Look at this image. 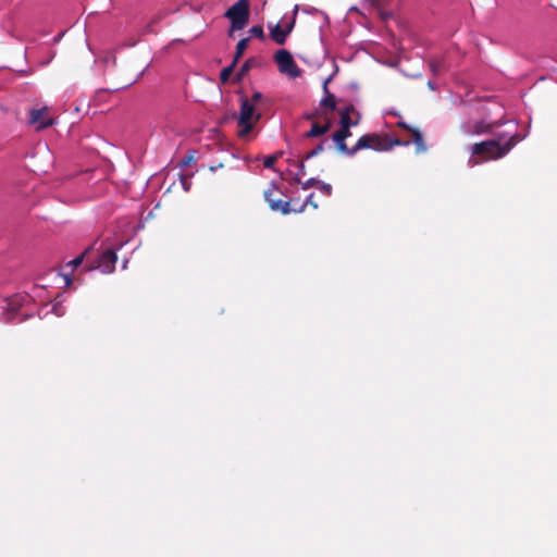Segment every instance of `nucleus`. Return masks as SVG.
<instances>
[{
    "instance_id": "1",
    "label": "nucleus",
    "mask_w": 557,
    "mask_h": 557,
    "mask_svg": "<svg viewBox=\"0 0 557 557\" xmlns=\"http://www.w3.org/2000/svg\"><path fill=\"white\" fill-rule=\"evenodd\" d=\"M351 136L350 128L345 125H341V128L333 133L332 140L335 143L337 149L346 156H355L359 150L362 149H374L377 151L387 150L388 146L384 139L375 134H367L361 136L356 145L351 148L347 147L345 140Z\"/></svg>"
},
{
    "instance_id": "2",
    "label": "nucleus",
    "mask_w": 557,
    "mask_h": 557,
    "mask_svg": "<svg viewBox=\"0 0 557 557\" xmlns=\"http://www.w3.org/2000/svg\"><path fill=\"white\" fill-rule=\"evenodd\" d=\"M519 140V138L512 136L505 145H500L495 140L474 144L471 146V157L469 158L468 164L474 166L484 161L499 159L507 154Z\"/></svg>"
},
{
    "instance_id": "3",
    "label": "nucleus",
    "mask_w": 557,
    "mask_h": 557,
    "mask_svg": "<svg viewBox=\"0 0 557 557\" xmlns=\"http://www.w3.org/2000/svg\"><path fill=\"white\" fill-rule=\"evenodd\" d=\"M261 119V113L257 111L251 100L243 98L239 113L236 116L237 136L245 141L253 138V131Z\"/></svg>"
},
{
    "instance_id": "4",
    "label": "nucleus",
    "mask_w": 557,
    "mask_h": 557,
    "mask_svg": "<svg viewBox=\"0 0 557 557\" xmlns=\"http://www.w3.org/2000/svg\"><path fill=\"white\" fill-rule=\"evenodd\" d=\"M27 123L35 131L40 132L52 126L55 121L51 113V109L47 106L30 109L28 112Z\"/></svg>"
},
{
    "instance_id": "5",
    "label": "nucleus",
    "mask_w": 557,
    "mask_h": 557,
    "mask_svg": "<svg viewBox=\"0 0 557 557\" xmlns=\"http://www.w3.org/2000/svg\"><path fill=\"white\" fill-rule=\"evenodd\" d=\"M225 16L231 20L232 28L235 30L243 29L249 18L248 0H238L226 12Z\"/></svg>"
},
{
    "instance_id": "6",
    "label": "nucleus",
    "mask_w": 557,
    "mask_h": 557,
    "mask_svg": "<svg viewBox=\"0 0 557 557\" xmlns=\"http://www.w3.org/2000/svg\"><path fill=\"white\" fill-rule=\"evenodd\" d=\"M299 11V5L296 4L293 10V16L289 21H286L285 17L275 25H269L270 36L272 40L277 45H284L290 32L295 26V17L297 12Z\"/></svg>"
},
{
    "instance_id": "7",
    "label": "nucleus",
    "mask_w": 557,
    "mask_h": 557,
    "mask_svg": "<svg viewBox=\"0 0 557 557\" xmlns=\"http://www.w3.org/2000/svg\"><path fill=\"white\" fill-rule=\"evenodd\" d=\"M274 61L277 64L278 71L289 78H297L301 75V70L289 51L285 49L277 50L274 54Z\"/></svg>"
},
{
    "instance_id": "8",
    "label": "nucleus",
    "mask_w": 557,
    "mask_h": 557,
    "mask_svg": "<svg viewBox=\"0 0 557 557\" xmlns=\"http://www.w3.org/2000/svg\"><path fill=\"white\" fill-rule=\"evenodd\" d=\"M29 300L28 295H15L10 298L7 302V312L4 320L7 322H21L26 318L30 317L28 312H22L20 310Z\"/></svg>"
},
{
    "instance_id": "9",
    "label": "nucleus",
    "mask_w": 557,
    "mask_h": 557,
    "mask_svg": "<svg viewBox=\"0 0 557 557\" xmlns=\"http://www.w3.org/2000/svg\"><path fill=\"white\" fill-rule=\"evenodd\" d=\"M116 261V252L112 249H107L99 256L97 265L90 268V270L98 269L102 273H112L115 269Z\"/></svg>"
},
{
    "instance_id": "10",
    "label": "nucleus",
    "mask_w": 557,
    "mask_h": 557,
    "mask_svg": "<svg viewBox=\"0 0 557 557\" xmlns=\"http://www.w3.org/2000/svg\"><path fill=\"white\" fill-rule=\"evenodd\" d=\"M276 190V186L274 183L271 184V188L264 191V199L269 203L272 211H280L283 214H288L292 212L290 203L288 201H283L281 199H275L273 194Z\"/></svg>"
},
{
    "instance_id": "11",
    "label": "nucleus",
    "mask_w": 557,
    "mask_h": 557,
    "mask_svg": "<svg viewBox=\"0 0 557 557\" xmlns=\"http://www.w3.org/2000/svg\"><path fill=\"white\" fill-rule=\"evenodd\" d=\"M339 113V123L341 125H345L347 123V127L351 128L352 126H356L359 124L360 121V114L352 106H347L344 108H341L338 110Z\"/></svg>"
},
{
    "instance_id": "12",
    "label": "nucleus",
    "mask_w": 557,
    "mask_h": 557,
    "mask_svg": "<svg viewBox=\"0 0 557 557\" xmlns=\"http://www.w3.org/2000/svg\"><path fill=\"white\" fill-rule=\"evenodd\" d=\"M322 120L323 123L313 121L310 129L305 134L306 138L321 137L330 131L332 126V120L327 116L323 117Z\"/></svg>"
},
{
    "instance_id": "13",
    "label": "nucleus",
    "mask_w": 557,
    "mask_h": 557,
    "mask_svg": "<svg viewBox=\"0 0 557 557\" xmlns=\"http://www.w3.org/2000/svg\"><path fill=\"white\" fill-rule=\"evenodd\" d=\"M331 77L326 78L323 83L324 97L320 101V107L327 111H334L336 109L335 96L329 90L327 84Z\"/></svg>"
},
{
    "instance_id": "14",
    "label": "nucleus",
    "mask_w": 557,
    "mask_h": 557,
    "mask_svg": "<svg viewBox=\"0 0 557 557\" xmlns=\"http://www.w3.org/2000/svg\"><path fill=\"white\" fill-rule=\"evenodd\" d=\"M492 124L485 123L484 121L475 122L473 125L470 123H463L461 129L467 135L482 134L490 131Z\"/></svg>"
},
{
    "instance_id": "15",
    "label": "nucleus",
    "mask_w": 557,
    "mask_h": 557,
    "mask_svg": "<svg viewBox=\"0 0 557 557\" xmlns=\"http://www.w3.org/2000/svg\"><path fill=\"white\" fill-rule=\"evenodd\" d=\"M413 135V143L417 147V152H424L426 150V147L424 145V140L422 137V134L419 129H412Z\"/></svg>"
},
{
    "instance_id": "16",
    "label": "nucleus",
    "mask_w": 557,
    "mask_h": 557,
    "mask_svg": "<svg viewBox=\"0 0 557 557\" xmlns=\"http://www.w3.org/2000/svg\"><path fill=\"white\" fill-rule=\"evenodd\" d=\"M248 41L249 39L248 38H243L240 39L237 45H236V52H235V55H234V61L235 64L237 63V61L239 60V58L243 55V53L245 52V50L247 49L248 47Z\"/></svg>"
},
{
    "instance_id": "17",
    "label": "nucleus",
    "mask_w": 557,
    "mask_h": 557,
    "mask_svg": "<svg viewBox=\"0 0 557 557\" xmlns=\"http://www.w3.org/2000/svg\"><path fill=\"white\" fill-rule=\"evenodd\" d=\"M92 249V247H88L82 255L77 256L76 258L72 259L66 263V267H71L72 271L77 268L82 262L84 257L89 253V251Z\"/></svg>"
},
{
    "instance_id": "18",
    "label": "nucleus",
    "mask_w": 557,
    "mask_h": 557,
    "mask_svg": "<svg viewBox=\"0 0 557 557\" xmlns=\"http://www.w3.org/2000/svg\"><path fill=\"white\" fill-rule=\"evenodd\" d=\"M327 144H329V140L323 139L315 148H313L306 154V159H311V158L318 156L320 152H322L325 149V145H327Z\"/></svg>"
},
{
    "instance_id": "19",
    "label": "nucleus",
    "mask_w": 557,
    "mask_h": 557,
    "mask_svg": "<svg viewBox=\"0 0 557 557\" xmlns=\"http://www.w3.org/2000/svg\"><path fill=\"white\" fill-rule=\"evenodd\" d=\"M430 67H431V71L434 73V74H438L441 73L442 71L445 70V64H444V61L441 60V59H434V60H431L430 62Z\"/></svg>"
},
{
    "instance_id": "20",
    "label": "nucleus",
    "mask_w": 557,
    "mask_h": 557,
    "mask_svg": "<svg viewBox=\"0 0 557 557\" xmlns=\"http://www.w3.org/2000/svg\"><path fill=\"white\" fill-rule=\"evenodd\" d=\"M235 65V62H232V64H230L221 71L220 78L223 83L227 82L228 77L233 73Z\"/></svg>"
},
{
    "instance_id": "21",
    "label": "nucleus",
    "mask_w": 557,
    "mask_h": 557,
    "mask_svg": "<svg viewBox=\"0 0 557 557\" xmlns=\"http://www.w3.org/2000/svg\"><path fill=\"white\" fill-rule=\"evenodd\" d=\"M281 154H282V152H277L275 154L265 157L264 160H263L264 168L273 169L274 163L277 160V157L281 156Z\"/></svg>"
},
{
    "instance_id": "22",
    "label": "nucleus",
    "mask_w": 557,
    "mask_h": 557,
    "mask_svg": "<svg viewBox=\"0 0 557 557\" xmlns=\"http://www.w3.org/2000/svg\"><path fill=\"white\" fill-rule=\"evenodd\" d=\"M249 34H250L252 37H256V38H259V39H263V38H264V32H263L262 26H260V25H255V26H252V27L249 29Z\"/></svg>"
},
{
    "instance_id": "23",
    "label": "nucleus",
    "mask_w": 557,
    "mask_h": 557,
    "mask_svg": "<svg viewBox=\"0 0 557 557\" xmlns=\"http://www.w3.org/2000/svg\"><path fill=\"white\" fill-rule=\"evenodd\" d=\"M311 205L314 209L318 208V205L313 201V194H310L304 205L300 206L299 209H292L294 212H302L305 210V207Z\"/></svg>"
},
{
    "instance_id": "24",
    "label": "nucleus",
    "mask_w": 557,
    "mask_h": 557,
    "mask_svg": "<svg viewBox=\"0 0 557 557\" xmlns=\"http://www.w3.org/2000/svg\"><path fill=\"white\" fill-rule=\"evenodd\" d=\"M52 312L57 317H62L65 313V309L62 305V301H60V300L54 301V304L52 305Z\"/></svg>"
},
{
    "instance_id": "25",
    "label": "nucleus",
    "mask_w": 557,
    "mask_h": 557,
    "mask_svg": "<svg viewBox=\"0 0 557 557\" xmlns=\"http://www.w3.org/2000/svg\"><path fill=\"white\" fill-rule=\"evenodd\" d=\"M317 188L324 193L326 196H330L332 194V186L322 181H319Z\"/></svg>"
},
{
    "instance_id": "26",
    "label": "nucleus",
    "mask_w": 557,
    "mask_h": 557,
    "mask_svg": "<svg viewBox=\"0 0 557 557\" xmlns=\"http://www.w3.org/2000/svg\"><path fill=\"white\" fill-rule=\"evenodd\" d=\"M297 172L295 173V181L301 183L300 180L305 175V164L304 162L297 163Z\"/></svg>"
},
{
    "instance_id": "27",
    "label": "nucleus",
    "mask_w": 557,
    "mask_h": 557,
    "mask_svg": "<svg viewBox=\"0 0 557 557\" xmlns=\"http://www.w3.org/2000/svg\"><path fill=\"white\" fill-rule=\"evenodd\" d=\"M319 181L320 180H318V178L311 177V178L307 180L306 182L301 183V188L309 189L311 187H317Z\"/></svg>"
},
{
    "instance_id": "28",
    "label": "nucleus",
    "mask_w": 557,
    "mask_h": 557,
    "mask_svg": "<svg viewBox=\"0 0 557 557\" xmlns=\"http://www.w3.org/2000/svg\"><path fill=\"white\" fill-rule=\"evenodd\" d=\"M299 10H301L306 14H318L321 13L317 8L305 5L302 8L299 7Z\"/></svg>"
},
{
    "instance_id": "29",
    "label": "nucleus",
    "mask_w": 557,
    "mask_h": 557,
    "mask_svg": "<svg viewBox=\"0 0 557 557\" xmlns=\"http://www.w3.org/2000/svg\"><path fill=\"white\" fill-rule=\"evenodd\" d=\"M263 96L259 91H255L249 100L252 101L253 106L256 107L257 103H259L262 100Z\"/></svg>"
},
{
    "instance_id": "30",
    "label": "nucleus",
    "mask_w": 557,
    "mask_h": 557,
    "mask_svg": "<svg viewBox=\"0 0 557 557\" xmlns=\"http://www.w3.org/2000/svg\"><path fill=\"white\" fill-rule=\"evenodd\" d=\"M181 182H182L183 189L185 191H189L190 186H191V182L188 178H186V177H182Z\"/></svg>"
},
{
    "instance_id": "31",
    "label": "nucleus",
    "mask_w": 557,
    "mask_h": 557,
    "mask_svg": "<svg viewBox=\"0 0 557 557\" xmlns=\"http://www.w3.org/2000/svg\"><path fill=\"white\" fill-rule=\"evenodd\" d=\"M305 119L315 120V119H322V116L320 115L319 111H315V112L305 114Z\"/></svg>"
},
{
    "instance_id": "32",
    "label": "nucleus",
    "mask_w": 557,
    "mask_h": 557,
    "mask_svg": "<svg viewBox=\"0 0 557 557\" xmlns=\"http://www.w3.org/2000/svg\"><path fill=\"white\" fill-rule=\"evenodd\" d=\"M409 144H410V141H401V140H398V139L395 140V143H394V145H398V146H400V145L408 146Z\"/></svg>"
},
{
    "instance_id": "33",
    "label": "nucleus",
    "mask_w": 557,
    "mask_h": 557,
    "mask_svg": "<svg viewBox=\"0 0 557 557\" xmlns=\"http://www.w3.org/2000/svg\"><path fill=\"white\" fill-rule=\"evenodd\" d=\"M428 86H429L432 90H435V89H436L435 84H434L432 81H429V82H428Z\"/></svg>"
},
{
    "instance_id": "34",
    "label": "nucleus",
    "mask_w": 557,
    "mask_h": 557,
    "mask_svg": "<svg viewBox=\"0 0 557 557\" xmlns=\"http://www.w3.org/2000/svg\"><path fill=\"white\" fill-rule=\"evenodd\" d=\"M398 125L404 128H408V125L405 122H398Z\"/></svg>"
},
{
    "instance_id": "35",
    "label": "nucleus",
    "mask_w": 557,
    "mask_h": 557,
    "mask_svg": "<svg viewBox=\"0 0 557 557\" xmlns=\"http://www.w3.org/2000/svg\"><path fill=\"white\" fill-rule=\"evenodd\" d=\"M248 69V64L245 63L244 66H243V71H246Z\"/></svg>"
},
{
    "instance_id": "36",
    "label": "nucleus",
    "mask_w": 557,
    "mask_h": 557,
    "mask_svg": "<svg viewBox=\"0 0 557 557\" xmlns=\"http://www.w3.org/2000/svg\"><path fill=\"white\" fill-rule=\"evenodd\" d=\"M126 264H127V260L123 262V269L126 268Z\"/></svg>"
},
{
    "instance_id": "37",
    "label": "nucleus",
    "mask_w": 557,
    "mask_h": 557,
    "mask_svg": "<svg viewBox=\"0 0 557 557\" xmlns=\"http://www.w3.org/2000/svg\"><path fill=\"white\" fill-rule=\"evenodd\" d=\"M65 282H66V284H69V282H70V278L67 277V275H65Z\"/></svg>"
}]
</instances>
